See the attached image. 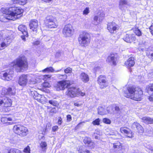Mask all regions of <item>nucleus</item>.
<instances>
[{"label":"nucleus","instance_id":"obj_1","mask_svg":"<svg viewBox=\"0 0 153 153\" xmlns=\"http://www.w3.org/2000/svg\"><path fill=\"white\" fill-rule=\"evenodd\" d=\"M15 92V89L14 88H9L7 89H3L0 96V105L5 107L11 106L12 105V101L6 96L14 95Z\"/></svg>","mask_w":153,"mask_h":153},{"label":"nucleus","instance_id":"obj_2","mask_svg":"<svg viewBox=\"0 0 153 153\" xmlns=\"http://www.w3.org/2000/svg\"><path fill=\"white\" fill-rule=\"evenodd\" d=\"M124 95L134 100L140 101L143 96V92L140 88L134 87H127L126 90L124 91Z\"/></svg>","mask_w":153,"mask_h":153},{"label":"nucleus","instance_id":"obj_3","mask_svg":"<svg viewBox=\"0 0 153 153\" xmlns=\"http://www.w3.org/2000/svg\"><path fill=\"white\" fill-rule=\"evenodd\" d=\"M11 66L17 72H23L26 70L28 66L25 57L24 56H19L11 63Z\"/></svg>","mask_w":153,"mask_h":153},{"label":"nucleus","instance_id":"obj_4","mask_svg":"<svg viewBox=\"0 0 153 153\" xmlns=\"http://www.w3.org/2000/svg\"><path fill=\"white\" fill-rule=\"evenodd\" d=\"M9 9V10L7 13L5 18L9 20H15L16 19L20 18L22 15L23 10L21 8L18 7H13Z\"/></svg>","mask_w":153,"mask_h":153},{"label":"nucleus","instance_id":"obj_5","mask_svg":"<svg viewBox=\"0 0 153 153\" xmlns=\"http://www.w3.org/2000/svg\"><path fill=\"white\" fill-rule=\"evenodd\" d=\"M13 130L14 133L21 137H24L28 134L27 128L20 125H14Z\"/></svg>","mask_w":153,"mask_h":153},{"label":"nucleus","instance_id":"obj_6","mask_svg":"<svg viewBox=\"0 0 153 153\" xmlns=\"http://www.w3.org/2000/svg\"><path fill=\"white\" fill-rule=\"evenodd\" d=\"M90 35L86 32L84 31L80 34L78 38L79 44L82 46H86L90 42Z\"/></svg>","mask_w":153,"mask_h":153},{"label":"nucleus","instance_id":"obj_7","mask_svg":"<svg viewBox=\"0 0 153 153\" xmlns=\"http://www.w3.org/2000/svg\"><path fill=\"white\" fill-rule=\"evenodd\" d=\"M46 27L49 28H56L58 26L57 24L55 22L54 18L51 16H47L44 20Z\"/></svg>","mask_w":153,"mask_h":153},{"label":"nucleus","instance_id":"obj_8","mask_svg":"<svg viewBox=\"0 0 153 153\" xmlns=\"http://www.w3.org/2000/svg\"><path fill=\"white\" fill-rule=\"evenodd\" d=\"M71 85V82L69 80H62L57 82L54 87L57 91L64 90L65 88Z\"/></svg>","mask_w":153,"mask_h":153},{"label":"nucleus","instance_id":"obj_9","mask_svg":"<svg viewBox=\"0 0 153 153\" xmlns=\"http://www.w3.org/2000/svg\"><path fill=\"white\" fill-rule=\"evenodd\" d=\"M74 32V30L71 24L65 25L62 30V33L66 37H69L72 36Z\"/></svg>","mask_w":153,"mask_h":153},{"label":"nucleus","instance_id":"obj_10","mask_svg":"<svg viewBox=\"0 0 153 153\" xmlns=\"http://www.w3.org/2000/svg\"><path fill=\"white\" fill-rule=\"evenodd\" d=\"M3 40L0 44V50H1L7 47L8 45L11 42L12 36L10 35H8L6 37H4Z\"/></svg>","mask_w":153,"mask_h":153},{"label":"nucleus","instance_id":"obj_11","mask_svg":"<svg viewBox=\"0 0 153 153\" xmlns=\"http://www.w3.org/2000/svg\"><path fill=\"white\" fill-rule=\"evenodd\" d=\"M65 94L66 95L71 97H74L77 96V95L79 94L78 93V88L72 87L68 88Z\"/></svg>","mask_w":153,"mask_h":153},{"label":"nucleus","instance_id":"obj_12","mask_svg":"<svg viewBox=\"0 0 153 153\" xmlns=\"http://www.w3.org/2000/svg\"><path fill=\"white\" fill-rule=\"evenodd\" d=\"M113 147L116 153H123L125 151V147L119 142L113 144Z\"/></svg>","mask_w":153,"mask_h":153},{"label":"nucleus","instance_id":"obj_13","mask_svg":"<svg viewBox=\"0 0 153 153\" xmlns=\"http://www.w3.org/2000/svg\"><path fill=\"white\" fill-rule=\"evenodd\" d=\"M30 77L29 75L23 74L19 77L18 83L19 84L22 86H25L27 82L28 79Z\"/></svg>","mask_w":153,"mask_h":153},{"label":"nucleus","instance_id":"obj_14","mask_svg":"<svg viewBox=\"0 0 153 153\" xmlns=\"http://www.w3.org/2000/svg\"><path fill=\"white\" fill-rule=\"evenodd\" d=\"M106 61L111 65H115L117 61V55L113 54L108 56L106 60Z\"/></svg>","mask_w":153,"mask_h":153},{"label":"nucleus","instance_id":"obj_15","mask_svg":"<svg viewBox=\"0 0 153 153\" xmlns=\"http://www.w3.org/2000/svg\"><path fill=\"white\" fill-rule=\"evenodd\" d=\"M120 131L121 133L124 134L128 137L132 138L134 137V134L132 131L126 127L120 128Z\"/></svg>","mask_w":153,"mask_h":153},{"label":"nucleus","instance_id":"obj_16","mask_svg":"<svg viewBox=\"0 0 153 153\" xmlns=\"http://www.w3.org/2000/svg\"><path fill=\"white\" fill-rule=\"evenodd\" d=\"M39 146L41 148L43 152H45L47 148V143L42 140H44L45 137L44 136H39Z\"/></svg>","mask_w":153,"mask_h":153},{"label":"nucleus","instance_id":"obj_17","mask_svg":"<svg viewBox=\"0 0 153 153\" xmlns=\"http://www.w3.org/2000/svg\"><path fill=\"white\" fill-rule=\"evenodd\" d=\"M105 14L103 13H100L97 16H95L93 22V24L95 25H97L100 24Z\"/></svg>","mask_w":153,"mask_h":153},{"label":"nucleus","instance_id":"obj_18","mask_svg":"<svg viewBox=\"0 0 153 153\" xmlns=\"http://www.w3.org/2000/svg\"><path fill=\"white\" fill-rule=\"evenodd\" d=\"M136 39L135 36L134 34H126L123 38V40L128 43H135Z\"/></svg>","mask_w":153,"mask_h":153},{"label":"nucleus","instance_id":"obj_19","mask_svg":"<svg viewBox=\"0 0 153 153\" xmlns=\"http://www.w3.org/2000/svg\"><path fill=\"white\" fill-rule=\"evenodd\" d=\"M118 28V26L115 22H112L108 23L107 29L110 33H114Z\"/></svg>","mask_w":153,"mask_h":153},{"label":"nucleus","instance_id":"obj_20","mask_svg":"<svg viewBox=\"0 0 153 153\" xmlns=\"http://www.w3.org/2000/svg\"><path fill=\"white\" fill-rule=\"evenodd\" d=\"M98 83L101 88H103L107 86L108 84L105 80V77L100 75L98 78Z\"/></svg>","mask_w":153,"mask_h":153},{"label":"nucleus","instance_id":"obj_21","mask_svg":"<svg viewBox=\"0 0 153 153\" xmlns=\"http://www.w3.org/2000/svg\"><path fill=\"white\" fill-rule=\"evenodd\" d=\"M30 29L33 31H36L38 28V23L37 20H32L29 24Z\"/></svg>","mask_w":153,"mask_h":153},{"label":"nucleus","instance_id":"obj_22","mask_svg":"<svg viewBox=\"0 0 153 153\" xmlns=\"http://www.w3.org/2000/svg\"><path fill=\"white\" fill-rule=\"evenodd\" d=\"M132 128H136L138 130V132L140 134H142L144 132V129L143 127L137 122H134L132 125Z\"/></svg>","mask_w":153,"mask_h":153},{"label":"nucleus","instance_id":"obj_23","mask_svg":"<svg viewBox=\"0 0 153 153\" xmlns=\"http://www.w3.org/2000/svg\"><path fill=\"white\" fill-rule=\"evenodd\" d=\"M80 79L84 83L87 82L89 80L88 75L84 72L81 73L79 76Z\"/></svg>","mask_w":153,"mask_h":153},{"label":"nucleus","instance_id":"obj_24","mask_svg":"<svg viewBox=\"0 0 153 153\" xmlns=\"http://www.w3.org/2000/svg\"><path fill=\"white\" fill-rule=\"evenodd\" d=\"M128 5V2L127 0H120L119 2V7L122 10H125L126 8V5Z\"/></svg>","mask_w":153,"mask_h":153},{"label":"nucleus","instance_id":"obj_25","mask_svg":"<svg viewBox=\"0 0 153 153\" xmlns=\"http://www.w3.org/2000/svg\"><path fill=\"white\" fill-rule=\"evenodd\" d=\"M3 75L4 79H5L7 81H9L12 79L13 72L12 70L10 71L9 73L6 72L3 74Z\"/></svg>","mask_w":153,"mask_h":153},{"label":"nucleus","instance_id":"obj_26","mask_svg":"<svg viewBox=\"0 0 153 153\" xmlns=\"http://www.w3.org/2000/svg\"><path fill=\"white\" fill-rule=\"evenodd\" d=\"M125 65L127 67L133 66L135 64L134 59V57L129 58L125 62Z\"/></svg>","mask_w":153,"mask_h":153},{"label":"nucleus","instance_id":"obj_27","mask_svg":"<svg viewBox=\"0 0 153 153\" xmlns=\"http://www.w3.org/2000/svg\"><path fill=\"white\" fill-rule=\"evenodd\" d=\"M18 29L26 37H28L27 28L25 25H19L18 27Z\"/></svg>","mask_w":153,"mask_h":153},{"label":"nucleus","instance_id":"obj_28","mask_svg":"<svg viewBox=\"0 0 153 153\" xmlns=\"http://www.w3.org/2000/svg\"><path fill=\"white\" fill-rule=\"evenodd\" d=\"M146 90L150 96H153V84H150L146 86Z\"/></svg>","mask_w":153,"mask_h":153},{"label":"nucleus","instance_id":"obj_29","mask_svg":"<svg viewBox=\"0 0 153 153\" xmlns=\"http://www.w3.org/2000/svg\"><path fill=\"white\" fill-rule=\"evenodd\" d=\"M33 97L38 102H40L41 95L38 94L35 91H30Z\"/></svg>","mask_w":153,"mask_h":153},{"label":"nucleus","instance_id":"obj_30","mask_svg":"<svg viewBox=\"0 0 153 153\" xmlns=\"http://www.w3.org/2000/svg\"><path fill=\"white\" fill-rule=\"evenodd\" d=\"M142 120L145 123L147 124L153 123V119L148 117H143L142 118Z\"/></svg>","mask_w":153,"mask_h":153},{"label":"nucleus","instance_id":"obj_31","mask_svg":"<svg viewBox=\"0 0 153 153\" xmlns=\"http://www.w3.org/2000/svg\"><path fill=\"white\" fill-rule=\"evenodd\" d=\"M1 121L3 123H7L8 125H11L10 122H8V121H12V119L11 117H2L1 118Z\"/></svg>","mask_w":153,"mask_h":153},{"label":"nucleus","instance_id":"obj_32","mask_svg":"<svg viewBox=\"0 0 153 153\" xmlns=\"http://www.w3.org/2000/svg\"><path fill=\"white\" fill-rule=\"evenodd\" d=\"M106 108L102 107H99L98 108V113L100 115L107 114Z\"/></svg>","mask_w":153,"mask_h":153},{"label":"nucleus","instance_id":"obj_33","mask_svg":"<svg viewBox=\"0 0 153 153\" xmlns=\"http://www.w3.org/2000/svg\"><path fill=\"white\" fill-rule=\"evenodd\" d=\"M77 149L79 153H90L89 151L85 149V146H81L79 147V149L77 148Z\"/></svg>","mask_w":153,"mask_h":153},{"label":"nucleus","instance_id":"obj_34","mask_svg":"<svg viewBox=\"0 0 153 153\" xmlns=\"http://www.w3.org/2000/svg\"><path fill=\"white\" fill-rule=\"evenodd\" d=\"M138 46H139V49L142 51H144L145 48L146 47L145 42L143 41H140L138 43Z\"/></svg>","mask_w":153,"mask_h":153},{"label":"nucleus","instance_id":"obj_35","mask_svg":"<svg viewBox=\"0 0 153 153\" xmlns=\"http://www.w3.org/2000/svg\"><path fill=\"white\" fill-rule=\"evenodd\" d=\"M29 75L30 76V77L29 79H28V83L30 85H34L35 84L36 82V79L34 77H33V75Z\"/></svg>","mask_w":153,"mask_h":153},{"label":"nucleus","instance_id":"obj_36","mask_svg":"<svg viewBox=\"0 0 153 153\" xmlns=\"http://www.w3.org/2000/svg\"><path fill=\"white\" fill-rule=\"evenodd\" d=\"M107 114H112L114 113V107L111 105L106 108Z\"/></svg>","mask_w":153,"mask_h":153},{"label":"nucleus","instance_id":"obj_37","mask_svg":"<svg viewBox=\"0 0 153 153\" xmlns=\"http://www.w3.org/2000/svg\"><path fill=\"white\" fill-rule=\"evenodd\" d=\"M43 72H54V70L52 67H47L42 71Z\"/></svg>","mask_w":153,"mask_h":153},{"label":"nucleus","instance_id":"obj_38","mask_svg":"<svg viewBox=\"0 0 153 153\" xmlns=\"http://www.w3.org/2000/svg\"><path fill=\"white\" fill-rule=\"evenodd\" d=\"M15 3L21 5H24L26 3V0H14Z\"/></svg>","mask_w":153,"mask_h":153},{"label":"nucleus","instance_id":"obj_39","mask_svg":"<svg viewBox=\"0 0 153 153\" xmlns=\"http://www.w3.org/2000/svg\"><path fill=\"white\" fill-rule=\"evenodd\" d=\"M91 140V139L90 137H85L83 140V142L85 145L87 146L89 144V143H90Z\"/></svg>","mask_w":153,"mask_h":153},{"label":"nucleus","instance_id":"obj_40","mask_svg":"<svg viewBox=\"0 0 153 153\" xmlns=\"http://www.w3.org/2000/svg\"><path fill=\"white\" fill-rule=\"evenodd\" d=\"M57 77L60 79H65L67 77V75L65 74L61 75L60 74H58L57 75Z\"/></svg>","mask_w":153,"mask_h":153},{"label":"nucleus","instance_id":"obj_41","mask_svg":"<svg viewBox=\"0 0 153 153\" xmlns=\"http://www.w3.org/2000/svg\"><path fill=\"white\" fill-rule=\"evenodd\" d=\"M40 102L41 103H43L45 102H48V100H47L46 98L43 95H41V97L40 98Z\"/></svg>","mask_w":153,"mask_h":153},{"label":"nucleus","instance_id":"obj_42","mask_svg":"<svg viewBox=\"0 0 153 153\" xmlns=\"http://www.w3.org/2000/svg\"><path fill=\"white\" fill-rule=\"evenodd\" d=\"M134 33L137 36H141L142 35L141 31L138 28L134 30Z\"/></svg>","mask_w":153,"mask_h":153},{"label":"nucleus","instance_id":"obj_43","mask_svg":"<svg viewBox=\"0 0 153 153\" xmlns=\"http://www.w3.org/2000/svg\"><path fill=\"white\" fill-rule=\"evenodd\" d=\"M100 119L98 118L93 121L92 122V124L94 125H99L100 124Z\"/></svg>","mask_w":153,"mask_h":153},{"label":"nucleus","instance_id":"obj_44","mask_svg":"<svg viewBox=\"0 0 153 153\" xmlns=\"http://www.w3.org/2000/svg\"><path fill=\"white\" fill-rule=\"evenodd\" d=\"M49 102L51 104L54 106H56L58 105L57 102L56 101L54 100H49Z\"/></svg>","mask_w":153,"mask_h":153},{"label":"nucleus","instance_id":"obj_45","mask_svg":"<svg viewBox=\"0 0 153 153\" xmlns=\"http://www.w3.org/2000/svg\"><path fill=\"white\" fill-rule=\"evenodd\" d=\"M90 12L89 9L88 7H86L83 11V14L84 15H87Z\"/></svg>","mask_w":153,"mask_h":153},{"label":"nucleus","instance_id":"obj_46","mask_svg":"<svg viewBox=\"0 0 153 153\" xmlns=\"http://www.w3.org/2000/svg\"><path fill=\"white\" fill-rule=\"evenodd\" d=\"M102 121L103 123L107 124H110L111 123L110 120L107 118L103 119Z\"/></svg>","mask_w":153,"mask_h":153},{"label":"nucleus","instance_id":"obj_47","mask_svg":"<svg viewBox=\"0 0 153 153\" xmlns=\"http://www.w3.org/2000/svg\"><path fill=\"white\" fill-rule=\"evenodd\" d=\"M23 152L25 153H30V149L29 146H27L24 150Z\"/></svg>","mask_w":153,"mask_h":153},{"label":"nucleus","instance_id":"obj_48","mask_svg":"<svg viewBox=\"0 0 153 153\" xmlns=\"http://www.w3.org/2000/svg\"><path fill=\"white\" fill-rule=\"evenodd\" d=\"M64 72L66 74L71 73L72 72V69L70 68H68L64 70Z\"/></svg>","mask_w":153,"mask_h":153},{"label":"nucleus","instance_id":"obj_49","mask_svg":"<svg viewBox=\"0 0 153 153\" xmlns=\"http://www.w3.org/2000/svg\"><path fill=\"white\" fill-rule=\"evenodd\" d=\"M51 77V76L50 75H45L43 76V79L45 81L49 79Z\"/></svg>","mask_w":153,"mask_h":153},{"label":"nucleus","instance_id":"obj_50","mask_svg":"<svg viewBox=\"0 0 153 153\" xmlns=\"http://www.w3.org/2000/svg\"><path fill=\"white\" fill-rule=\"evenodd\" d=\"M87 146L91 148H93L94 147L95 144L91 140L90 143H89V144Z\"/></svg>","mask_w":153,"mask_h":153},{"label":"nucleus","instance_id":"obj_51","mask_svg":"<svg viewBox=\"0 0 153 153\" xmlns=\"http://www.w3.org/2000/svg\"><path fill=\"white\" fill-rule=\"evenodd\" d=\"M43 86L45 87H49L50 86V84L47 82L45 81L42 84Z\"/></svg>","mask_w":153,"mask_h":153},{"label":"nucleus","instance_id":"obj_52","mask_svg":"<svg viewBox=\"0 0 153 153\" xmlns=\"http://www.w3.org/2000/svg\"><path fill=\"white\" fill-rule=\"evenodd\" d=\"M57 111V109L55 108H52L50 111V112L52 113V114L56 113Z\"/></svg>","mask_w":153,"mask_h":153},{"label":"nucleus","instance_id":"obj_53","mask_svg":"<svg viewBox=\"0 0 153 153\" xmlns=\"http://www.w3.org/2000/svg\"><path fill=\"white\" fill-rule=\"evenodd\" d=\"M58 120L57 122L58 124L59 125H61L62 123V119L61 117H59L58 118Z\"/></svg>","mask_w":153,"mask_h":153},{"label":"nucleus","instance_id":"obj_54","mask_svg":"<svg viewBox=\"0 0 153 153\" xmlns=\"http://www.w3.org/2000/svg\"><path fill=\"white\" fill-rule=\"evenodd\" d=\"M78 93H79V94L77 95V96H84L85 94V93L84 92H82L81 91H79V89L78 88Z\"/></svg>","mask_w":153,"mask_h":153},{"label":"nucleus","instance_id":"obj_55","mask_svg":"<svg viewBox=\"0 0 153 153\" xmlns=\"http://www.w3.org/2000/svg\"><path fill=\"white\" fill-rule=\"evenodd\" d=\"M58 127L57 126H53V127L52 128V131L55 132L56 131H57L58 130Z\"/></svg>","mask_w":153,"mask_h":153},{"label":"nucleus","instance_id":"obj_56","mask_svg":"<svg viewBox=\"0 0 153 153\" xmlns=\"http://www.w3.org/2000/svg\"><path fill=\"white\" fill-rule=\"evenodd\" d=\"M67 120L68 121L70 122L72 120V118L70 115H68L67 116Z\"/></svg>","mask_w":153,"mask_h":153},{"label":"nucleus","instance_id":"obj_57","mask_svg":"<svg viewBox=\"0 0 153 153\" xmlns=\"http://www.w3.org/2000/svg\"><path fill=\"white\" fill-rule=\"evenodd\" d=\"M114 109L117 112H119L120 110V108L117 106H116L115 107H114Z\"/></svg>","mask_w":153,"mask_h":153},{"label":"nucleus","instance_id":"obj_58","mask_svg":"<svg viewBox=\"0 0 153 153\" xmlns=\"http://www.w3.org/2000/svg\"><path fill=\"white\" fill-rule=\"evenodd\" d=\"M149 29L150 30V31L151 32V33L153 35V30L152 29V26H150L149 28Z\"/></svg>","mask_w":153,"mask_h":153},{"label":"nucleus","instance_id":"obj_59","mask_svg":"<svg viewBox=\"0 0 153 153\" xmlns=\"http://www.w3.org/2000/svg\"><path fill=\"white\" fill-rule=\"evenodd\" d=\"M148 133L149 136H153V131H148Z\"/></svg>","mask_w":153,"mask_h":153},{"label":"nucleus","instance_id":"obj_60","mask_svg":"<svg viewBox=\"0 0 153 153\" xmlns=\"http://www.w3.org/2000/svg\"><path fill=\"white\" fill-rule=\"evenodd\" d=\"M40 43V42L39 41H35L33 43V44L34 45H39Z\"/></svg>","mask_w":153,"mask_h":153},{"label":"nucleus","instance_id":"obj_61","mask_svg":"<svg viewBox=\"0 0 153 153\" xmlns=\"http://www.w3.org/2000/svg\"><path fill=\"white\" fill-rule=\"evenodd\" d=\"M148 99L150 101H153V97H152L150 96H149Z\"/></svg>","mask_w":153,"mask_h":153},{"label":"nucleus","instance_id":"obj_62","mask_svg":"<svg viewBox=\"0 0 153 153\" xmlns=\"http://www.w3.org/2000/svg\"><path fill=\"white\" fill-rule=\"evenodd\" d=\"M25 36L26 37V36L24 35V36H21V38H22V39L24 41H25Z\"/></svg>","mask_w":153,"mask_h":153},{"label":"nucleus","instance_id":"obj_63","mask_svg":"<svg viewBox=\"0 0 153 153\" xmlns=\"http://www.w3.org/2000/svg\"><path fill=\"white\" fill-rule=\"evenodd\" d=\"M74 105H75V106H78V107H79V106H80V105L79 104L78 102H75V103H74Z\"/></svg>","mask_w":153,"mask_h":153},{"label":"nucleus","instance_id":"obj_64","mask_svg":"<svg viewBox=\"0 0 153 153\" xmlns=\"http://www.w3.org/2000/svg\"><path fill=\"white\" fill-rule=\"evenodd\" d=\"M148 56H150L152 57V58L153 59V53H150L149 54H148Z\"/></svg>","mask_w":153,"mask_h":153}]
</instances>
